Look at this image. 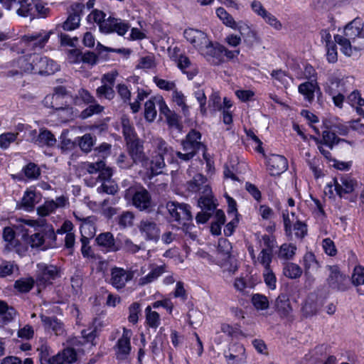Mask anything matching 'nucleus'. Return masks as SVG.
<instances>
[{
	"label": "nucleus",
	"instance_id": "nucleus-1",
	"mask_svg": "<svg viewBox=\"0 0 364 364\" xmlns=\"http://www.w3.org/2000/svg\"><path fill=\"white\" fill-rule=\"evenodd\" d=\"M165 159L168 163L173 164L174 149L162 139H158L156 141V150L151 160L147 158V165L143 167L149 170L152 176L162 174L166 168Z\"/></svg>",
	"mask_w": 364,
	"mask_h": 364
},
{
	"label": "nucleus",
	"instance_id": "nucleus-2",
	"mask_svg": "<svg viewBox=\"0 0 364 364\" xmlns=\"http://www.w3.org/2000/svg\"><path fill=\"white\" fill-rule=\"evenodd\" d=\"M188 189L193 193H199L198 205L203 208L213 210L216 208V204L213 200L212 190L208 183L207 178L201 173L195 175L191 181L188 183Z\"/></svg>",
	"mask_w": 364,
	"mask_h": 364
},
{
	"label": "nucleus",
	"instance_id": "nucleus-3",
	"mask_svg": "<svg viewBox=\"0 0 364 364\" xmlns=\"http://www.w3.org/2000/svg\"><path fill=\"white\" fill-rule=\"evenodd\" d=\"M124 198L140 211H149L152 207L150 193L143 186H134L125 191Z\"/></svg>",
	"mask_w": 364,
	"mask_h": 364
},
{
	"label": "nucleus",
	"instance_id": "nucleus-4",
	"mask_svg": "<svg viewBox=\"0 0 364 364\" xmlns=\"http://www.w3.org/2000/svg\"><path fill=\"white\" fill-rule=\"evenodd\" d=\"M231 243L228 240H220L217 248L215 259L216 264L220 266L224 271L234 273L237 271V267L231 255Z\"/></svg>",
	"mask_w": 364,
	"mask_h": 364
},
{
	"label": "nucleus",
	"instance_id": "nucleus-5",
	"mask_svg": "<svg viewBox=\"0 0 364 364\" xmlns=\"http://www.w3.org/2000/svg\"><path fill=\"white\" fill-rule=\"evenodd\" d=\"M166 208L171 221H176L178 225L186 226L193 219L191 206L188 204L176 201H168Z\"/></svg>",
	"mask_w": 364,
	"mask_h": 364
},
{
	"label": "nucleus",
	"instance_id": "nucleus-6",
	"mask_svg": "<svg viewBox=\"0 0 364 364\" xmlns=\"http://www.w3.org/2000/svg\"><path fill=\"white\" fill-rule=\"evenodd\" d=\"M60 277V269L55 265L38 263L36 274V284L38 287H45L53 283V281Z\"/></svg>",
	"mask_w": 364,
	"mask_h": 364
},
{
	"label": "nucleus",
	"instance_id": "nucleus-7",
	"mask_svg": "<svg viewBox=\"0 0 364 364\" xmlns=\"http://www.w3.org/2000/svg\"><path fill=\"white\" fill-rule=\"evenodd\" d=\"M108 283L117 291L124 289L127 283L130 282L134 273L131 269L114 266L110 269Z\"/></svg>",
	"mask_w": 364,
	"mask_h": 364
},
{
	"label": "nucleus",
	"instance_id": "nucleus-8",
	"mask_svg": "<svg viewBox=\"0 0 364 364\" xmlns=\"http://www.w3.org/2000/svg\"><path fill=\"white\" fill-rule=\"evenodd\" d=\"M29 141L41 148H52L56 144L57 139L55 135L48 129L42 128L37 132L31 130L28 133Z\"/></svg>",
	"mask_w": 364,
	"mask_h": 364
},
{
	"label": "nucleus",
	"instance_id": "nucleus-9",
	"mask_svg": "<svg viewBox=\"0 0 364 364\" xmlns=\"http://www.w3.org/2000/svg\"><path fill=\"white\" fill-rule=\"evenodd\" d=\"M137 228L141 236L146 241L157 242L160 238V228L152 218H142Z\"/></svg>",
	"mask_w": 364,
	"mask_h": 364
},
{
	"label": "nucleus",
	"instance_id": "nucleus-10",
	"mask_svg": "<svg viewBox=\"0 0 364 364\" xmlns=\"http://www.w3.org/2000/svg\"><path fill=\"white\" fill-rule=\"evenodd\" d=\"M32 58L34 62V74L51 75L58 70V64L46 56L33 53Z\"/></svg>",
	"mask_w": 364,
	"mask_h": 364
},
{
	"label": "nucleus",
	"instance_id": "nucleus-11",
	"mask_svg": "<svg viewBox=\"0 0 364 364\" xmlns=\"http://www.w3.org/2000/svg\"><path fill=\"white\" fill-rule=\"evenodd\" d=\"M328 269L330 274L327 281L329 287L338 291L347 290L349 286L348 278L340 272L337 266H330Z\"/></svg>",
	"mask_w": 364,
	"mask_h": 364
},
{
	"label": "nucleus",
	"instance_id": "nucleus-12",
	"mask_svg": "<svg viewBox=\"0 0 364 364\" xmlns=\"http://www.w3.org/2000/svg\"><path fill=\"white\" fill-rule=\"evenodd\" d=\"M225 46L219 43H213L209 41L201 53L205 55L207 60L214 65H218L225 61L223 52Z\"/></svg>",
	"mask_w": 364,
	"mask_h": 364
},
{
	"label": "nucleus",
	"instance_id": "nucleus-13",
	"mask_svg": "<svg viewBox=\"0 0 364 364\" xmlns=\"http://www.w3.org/2000/svg\"><path fill=\"white\" fill-rule=\"evenodd\" d=\"M224 356L228 364H245V348L243 345L235 343L230 345L228 350L224 351Z\"/></svg>",
	"mask_w": 364,
	"mask_h": 364
},
{
	"label": "nucleus",
	"instance_id": "nucleus-14",
	"mask_svg": "<svg viewBox=\"0 0 364 364\" xmlns=\"http://www.w3.org/2000/svg\"><path fill=\"white\" fill-rule=\"evenodd\" d=\"M185 38L198 50L203 51V48L210 41L207 35L198 29L188 28L183 32Z\"/></svg>",
	"mask_w": 364,
	"mask_h": 364
},
{
	"label": "nucleus",
	"instance_id": "nucleus-15",
	"mask_svg": "<svg viewBox=\"0 0 364 364\" xmlns=\"http://www.w3.org/2000/svg\"><path fill=\"white\" fill-rule=\"evenodd\" d=\"M129 27V23L120 18L109 16L108 21L101 26V31L105 33L116 32L119 36H124Z\"/></svg>",
	"mask_w": 364,
	"mask_h": 364
},
{
	"label": "nucleus",
	"instance_id": "nucleus-16",
	"mask_svg": "<svg viewBox=\"0 0 364 364\" xmlns=\"http://www.w3.org/2000/svg\"><path fill=\"white\" fill-rule=\"evenodd\" d=\"M129 155L134 164H141V166L147 165V156L144 152V146L139 140L127 144Z\"/></svg>",
	"mask_w": 364,
	"mask_h": 364
},
{
	"label": "nucleus",
	"instance_id": "nucleus-17",
	"mask_svg": "<svg viewBox=\"0 0 364 364\" xmlns=\"http://www.w3.org/2000/svg\"><path fill=\"white\" fill-rule=\"evenodd\" d=\"M85 168L89 173H99L98 180L102 183L111 181L112 171L110 168L106 166L103 160H100L95 163H88Z\"/></svg>",
	"mask_w": 364,
	"mask_h": 364
},
{
	"label": "nucleus",
	"instance_id": "nucleus-18",
	"mask_svg": "<svg viewBox=\"0 0 364 364\" xmlns=\"http://www.w3.org/2000/svg\"><path fill=\"white\" fill-rule=\"evenodd\" d=\"M267 168L272 176H279L288 168L287 159L278 154H272L267 160Z\"/></svg>",
	"mask_w": 364,
	"mask_h": 364
},
{
	"label": "nucleus",
	"instance_id": "nucleus-19",
	"mask_svg": "<svg viewBox=\"0 0 364 364\" xmlns=\"http://www.w3.org/2000/svg\"><path fill=\"white\" fill-rule=\"evenodd\" d=\"M95 242L102 250L107 252H117L120 250V246L115 241L113 234L110 232L99 234L95 237Z\"/></svg>",
	"mask_w": 364,
	"mask_h": 364
},
{
	"label": "nucleus",
	"instance_id": "nucleus-20",
	"mask_svg": "<svg viewBox=\"0 0 364 364\" xmlns=\"http://www.w3.org/2000/svg\"><path fill=\"white\" fill-rule=\"evenodd\" d=\"M52 31H42L31 35H25L22 40L28 44V46L33 49H42L50 38Z\"/></svg>",
	"mask_w": 364,
	"mask_h": 364
},
{
	"label": "nucleus",
	"instance_id": "nucleus-21",
	"mask_svg": "<svg viewBox=\"0 0 364 364\" xmlns=\"http://www.w3.org/2000/svg\"><path fill=\"white\" fill-rule=\"evenodd\" d=\"M132 331L124 328L122 337L117 341L116 344L117 358L120 360H124L127 358L131 351L130 338Z\"/></svg>",
	"mask_w": 364,
	"mask_h": 364
},
{
	"label": "nucleus",
	"instance_id": "nucleus-22",
	"mask_svg": "<svg viewBox=\"0 0 364 364\" xmlns=\"http://www.w3.org/2000/svg\"><path fill=\"white\" fill-rule=\"evenodd\" d=\"M33 54L29 55L23 56L18 59L16 61L19 70H11L6 73V76L14 77L18 75H22L23 73H34V62H33Z\"/></svg>",
	"mask_w": 364,
	"mask_h": 364
},
{
	"label": "nucleus",
	"instance_id": "nucleus-23",
	"mask_svg": "<svg viewBox=\"0 0 364 364\" xmlns=\"http://www.w3.org/2000/svg\"><path fill=\"white\" fill-rule=\"evenodd\" d=\"M333 183L336 193L341 197L343 194L352 193L356 186V181L347 175L341 177L339 181L334 178Z\"/></svg>",
	"mask_w": 364,
	"mask_h": 364
},
{
	"label": "nucleus",
	"instance_id": "nucleus-24",
	"mask_svg": "<svg viewBox=\"0 0 364 364\" xmlns=\"http://www.w3.org/2000/svg\"><path fill=\"white\" fill-rule=\"evenodd\" d=\"M77 360V353L73 348L68 347L53 356L51 364H72Z\"/></svg>",
	"mask_w": 364,
	"mask_h": 364
},
{
	"label": "nucleus",
	"instance_id": "nucleus-25",
	"mask_svg": "<svg viewBox=\"0 0 364 364\" xmlns=\"http://www.w3.org/2000/svg\"><path fill=\"white\" fill-rule=\"evenodd\" d=\"M363 24L360 18H355L348 23L344 28V37L352 41L354 43L357 37H364L363 33Z\"/></svg>",
	"mask_w": 364,
	"mask_h": 364
},
{
	"label": "nucleus",
	"instance_id": "nucleus-26",
	"mask_svg": "<svg viewBox=\"0 0 364 364\" xmlns=\"http://www.w3.org/2000/svg\"><path fill=\"white\" fill-rule=\"evenodd\" d=\"M166 272V265H151V271L148 274L144 277H141L139 279V284L140 286L147 285L155 280H156L161 275H162L164 272Z\"/></svg>",
	"mask_w": 364,
	"mask_h": 364
},
{
	"label": "nucleus",
	"instance_id": "nucleus-27",
	"mask_svg": "<svg viewBox=\"0 0 364 364\" xmlns=\"http://www.w3.org/2000/svg\"><path fill=\"white\" fill-rule=\"evenodd\" d=\"M41 319L46 329L52 330L56 336L63 334L65 331L63 323L56 317L41 315Z\"/></svg>",
	"mask_w": 364,
	"mask_h": 364
},
{
	"label": "nucleus",
	"instance_id": "nucleus-28",
	"mask_svg": "<svg viewBox=\"0 0 364 364\" xmlns=\"http://www.w3.org/2000/svg\"><path fill=\"white\" fill-rule=\"evenodd\" d=\"M275 309L282 317H287L292 311L289 296L287 294H280L274 303Z\"/></svg>",
	"mask_w": 364,
	"mask_h": 364
},
{
	"label": "nucleus",
	"instance_id": "nucleus-29",
	"mask_svg": "<svg viewBox=\"0 0 364 364\" xmlns=\"http://www.w3.org/2000/svg\"><path fill=\"white\" fill-rule=\"evenodd\" d=\"M178 68L185 74L189 80L193 79L198 73L196 66L191 63L190 59L185 55L176 62Z\"/></svg>",
	"mask_w": 364,
	"mask_h": 364
},
{
	"label": "nucleus",
	"instance_id": "nucleus-30",
	"mask_svg": "<svg viewBox=\"0 0 364 364\" xmlns=\"http://www.w3.org/2000/svg\"><path fill=\"white\" fill-rule=\"evenodd\" d=\"M316 89L319 90L316 83L313 81H306L300 84L298 87L299 92L304 96V100L309 103H312L314 100V94Z\"/></svg>",
	"mask_w": 364,
	"mask_h": 364
},
{
	"label": "nucleus",
	"instance_id": "nucleus-31",
	"mask_svg": "<svg viewBox=\"0 0 364 364\" xmlns=\"http://www.w3.org/2000/svg\"><path fill=\"white\" fill-rule=\"evenodd\" d=\"M16 315V311L6 302L0 300V321L2 323L7 324L11 322Z\"/></svg>",
	"mask_w": 364,
	"mask_h": 364
},
{
	"label": "nucleus",
	"instance_id": "nucleus-32",
	"mask_svg": "<svg viewBox=\"0 0 364 364\" xmlns=\"http://www.w3.org/2000/svg\"><path fill=\"white\" fill-rule=\"evenodd\" d=\"M312 139L316 144H323L328 146L331 149H333L334 144H338L340 141H347L346 139L338 138L335 133L328 130L323 132V139L321 140L317 137L312 136Z\"/></svg>",
	"mask_w": 364,
	"mask_h": 364
},
{
	"label": "nucleus",
	"instance_id": "nucleus-33",
	"mask_svg": "<svg viewBox=\"0 0 364 364\" xmlns=\"http://www.w3.org/2000/svg\"><path fill=\"white\" fill-rule=\"evenodd\" d=\"M334 40L338 45L341 46V50L346 55L351 56L353 54V49L355 50H360V48L355 46H352V41L345 38L343 36L336 35L334 36Z\"/></svg>",
	"mask_w": 364,
	"mask_h": 364
},
{
	"label": "nucleus",
	"instance_id": "nucleus-34",
	"mask_svg": "<svg viewBox=\"0 0 364 364\" xmlns=\"http://www.w3.org/2000/svg\"><path fill=\"white\" fill-rule=\"evenodd\" d=\"M18 8L16 9V14L22 17H33V11L35 9L34 0L29 1L28 0H21L17 3Z\"/></svg>",
	"mask_w": 364,
	"mask_h": 364
},
{
	"label": "nucleus",
	"instance_id": "nucleus-35",
	"mask_svg": "<svg viewBox=\"0 0 364 364\" xmlns=\"http://www.w3.org/2000/svg\"><path fill=\"white\" fill-rule=\"evenodd\" d=\"M37 203L36 193L33 191H26L21 199L20 208L27 211H31Z\"/></svg>",
	"mask_w": 364,
	"mask_h": 364
},
{
	"label": "nucleus",
	"instance_id": "nucleus-36",
	"mask_svg": "<svg viewBox=\"0 0 364 364\" xmlns=\"http://www.w3.org/2000/svg\"><path fill=\"white\" fill-rule=\"evenodd\" d=\"M25 177L30 181L38 180L41 175V170L38 164L29 162L22 168Z\"/></svg>",
	"mask_w": 364,
	"mask_h": 364
},
{
	"label": "nucleus",
	"instance_id": "nucleus-37",
	"mask_svg": "<svg viewBox=\"0 0 364 364\" xmlns=\"http://www.w3.org/2000/svg\"><path fill=\"white\" fill-rule=\"evenodd\" d=\"M23 235L22 237L23 238L28 237V242L32 247H38L43 245L44 243V235L41 231L35 232L29 236V230L22 228Z\"/></svg>",
	"mask_w": 364,
	"mask_h": 364
},
{
	"label": "nucleus",
	"instance_id": "nucleus-38",
	"mask_svg": "<svg viewBox=\"0 0 364 364\" xmlns=\"http://www.w3.org/2000/svg\"><path fill=\"white\" fill-rule=\"evenodd\" d=\"M35 284L33 277L21 278L14 283V288L21 293L29 292Z\"/></svg>",
	"mask_w": 364,
	"mask_h": 364
},
{
	"label": "nucleus",
	"instance_id": "nucleus-39",
	"mask_svg": "<svg viewBox=\"0 0 364 364\" xmlns=\"http://www.w3.org/2000/svg\"><path fill=\"white\" fill-rule=\"evenodd\" d=\"M146 322L147 325L152 328H157L161 323L160 315L151 310V307L148 306L145 309Z\"/></svg>",
	"mask_w": 364,
	"mask_h": 364
},
{
	"label": "nucleus",
	"instance_id": "nucleus-40",
	"mask_svg": "<svg viewBox=\"0 0 364 364\" xmlns=\"http://www.w3.org/2000/svg\"><path fill=\"white\" fill-rule=\"evenodd\" d=\"M283 274L289 279H296L302 274V269L298 264L289 262L284 266Z\"/></svg>",
	"mask_w": 364,
	"mask_h": 364
},
{
	"label": "nucleus",
	"instance_id": "nucleus-41",
	"mask_svg": "<svg viewBox=\"0 0 364 364\" xmlns=\"http://www.w3.org/2000/svg\"><path fill=\"white\" fill-rule=\"evenodd\" d=\"M296 250V247L294 244H287L284 243L281 245L279 252L278 257L280 259H283L284 260H290L292 259L294 256L295 255Z\"/></svg>",
	"mask_w": 364,
	"mask_h": 364
},
{
	"label": "nucleus",
	"instance_id": "nucleus-42",
	"mask_svg": "<svg viewBox=\"0 0 364 364\" xmlns=\"http://www.w3.org/2000/svg\"><path fill=\"white\" fill-rule=\"evenodd\" d=\"M216 14L225 25L232 28L238 29L241 32V27H237V23L235 21L232 16L230 15L224 8L220 7L217 9Z\"/></svg>",
	"mask_w": 364,
	"mask_h": 364
},
{
	"label": "nucleus",
	"instance_id": "nucleus-43",
	"mask_svg": "<svg viewBox=\"0 0 364 364\" xmlns=\"http://www.w3.org/2000/svg\"><path fill=\"white\" fill-rule=\"evenodd\" d=\"M134 214L131 211H123L117 217V224L121 228H127L133 225Z\"/></svg>",
	"mask_w": 364,
	"mask_h": 364
},
{
	"label": "nucleus",
	"instance_id": "nucleus-44",
	"mask_svg": "<svg viewBox=\"0 0 364 364\" xmlns=\"http://www.w3.org/2000/svg\"><path fill=\"white\" fill-rule=\"evenodd\" d=\"M122 133L124 134V139L126 140L127 144L131 141H134L139 140L136 137L134 127L131 125L128 119L122 120Z\"/></svg>",
	"mask_w": 364,
	"mask_h": 364
},
{
	"label": "nucleus",
	"instance_id": "nucleus-45",
	"mask_svg": "<svg viewBox=\"0 0 364 364\" xmlns=\"http://www.w3.org/2000/svg\"><path fill=\"white\" fill-rule=\"evenodd\" d=\"M103 110L104 107L95 101V102L89 104V106L81 112L80 116L82 119H87L94 114L101 113Z\"/></svg>",
	"mask_w": 364,
	"mask_h": 364
},
{
	"label": "nucleus",
	"instance_id": "nucleus-46",
	"mask_svg": "<svg viewBox=\"0 0 364 364\" xmlns=\"http://www.w3.org/2000/svg\"><path fill=\"white\" fill-rule=\"evenodd\" d=\"M80 22V16L78 14H70L66 21L62 24L64 31H70L78 28Z\"/></svg>",
	"mask_w": 364,
	"mask_h": 364
},
{
	"label": "nucleus",
	"instance_id": "nucleus-47",
	"mask_svg": "<svg viewBox=\"0 0 364 364\" xmlns=\"http://www.w3.org/2000/svg\"><path fill=\"white\" fill-rule=\"evenodd\" d=\"M95 331H90L89 329L82 330L81 331L82 336L80 338H74L71 341L73 345H84L86 343L92 341L95 337Z\"/></svg>",
	"mask_w": 364,
	"mask_h": 364
},
{
	"label": "nucleus",
	"instance_id": "nucleus-48",
	"mask_svg": "<svg viewBox=\"0 0 364 364\" xmlns=\"http://www.w3.org/2000/svg\"><path fill=\"white\" fill-rule=\"evenodd\" d=\"M272 252H270V250H262L256 260L254 261V263L255 264L257 262H259L264 267V269L266 268H271L270 264L272 262Z\"/></svg>",
	"mask_w": 364,
	"mask_h": 364
},
{
	"label": "nucleus",
	"instance_id": "nucleus-49",
	"mask_svg": "<svg viewBox=\"0 0 364 364\" xmlns=\"http://www.w3.org/2000/svg\"><path fill=\"white\" fill-rule=\"evenodd\" d=\"M252 303L258 310H264L269 307V301L267 297L260 294H255L252 295Z\"/></svg>",
	"mask_w": 364,
	"mask_h": 364
},
{
	"label": "nucleus",
	"instance_id": "nucleus-50",
	"mask_svg": "<svg viewBox=\"0 0 364 364\" xmlns=\"http://www.w3.org/2000/svg\"><path fill=\"white\" fill-rule=\"evenodd\" d=\"M72 53L76 55L77 59L79 57H80V60L85 63L94 65L97 63V57L93 52L87 51L85 53H82L79 50L74 49L72 50Z\"/></svg>",
	"mask_w": 364,
	"mask_h": 364
},
{
	"label": "nucleus",
	"instance_id": "nucleus-51",
	"mask_svg": "<svg viewBox=\"0 0 364 364\" xmlns=\"http://www.w3.org/2000/svg\"><path fill=\"white\" fill-rule=\"evenodd\" d=\"M96 95L99 98L104 97L107 100H111L114 97L115 92L113 87L105 84L97 88Z\"/></svg>",
	"mask_w": 364,
	"mask_h": 364
},
{
	"label": "nucleus",
	"instance_id": "nucleus-52",
	"mask_svg": "<svg viewBox=\"0 0 364 364\" xmlns=\"http://www.w3.org/2000/svg\"><path fill=\"white\" fill-rule=\"evenodd\" d=\"M262 276L265 284L270 289H275L277 287V277L271 268L264 269Z\"/></svg>",
	"mask_w": 364,
	"mask_h": 364
},
{
	"label": "nucleus",
	"instance_id": "nucleus-53",
	"mask_svg": "<svg viewBox=\"0 0 364 364\" xmlns=\"http://www.w3.org/2000/svg\"><path fill=\"white\" fill-rule=\"evenodd\" d=\"M117 185L112 181L103 182L101 186L97 188L99 193H107L110 195L115 194L117 192Z\"/></svg>",
	"mask_w": 364,
	"mask_h": 364
},
{
	"label": "nucleus",
	"instance_id": "nucleus-54",
	"mask_svg": "<svg viewBox=\"0 0 364 364\" xmlns=\"http://www.w3.org/2000/svg\"><path fill=\"white\" fill-rule=\"evenodd\" d=\"M201 134L195 129H191L186 136L185 140L193 144L200 149H205V145L200 141Z\"/></svg>",
	"mask_w": 364,
	"mask_h": 364
},
{
	"label": "nucleus",
	"instance_id": "nucleus-55",
	"mask_svg": "<svg viewBox=\"0 0 364 364\" xmlns=\"http://www.w3.org/2000/svg\"><path fill=\"white\" fill-rule=\"evenodd\" d=\"M156 117V110L154 100H149L144 105V117L149 122H153Z\"/></svg>",
	"mask_w": 364,
	"mask_h": 364
},
{
	"label": "nucleus",
	"instance_id": "nucleus-56",
	"mask_svg": "<svg viewBox=\"0 0 364 364\" xmlns=\"http://www.w3.org/2000/svg\"><path fill=\"white\" fill-rule=\"evenodd\" d=\"M303 261L306 272H309L311 269H316L318 267L315 255L311 252L306 253L304 256Z\"/></svg>",
	"mask_w": 364,
	"mask_h": 364
},
{
	"label": "nucleus",
	"instance_id": "nucleus-57",
	"mask_svg": "<svg viewBox=\"0 0 364 364\" xmlns=\"http://www.w3.org/2000/svg\"><path fill=\"white\" fill-rule=\"evenodd\" d=\"M261 18H263L266 23L269 24L275 30L280 31L282 28V23L277 19V18L274 15H273L268 11Z\"/></svg>",
	"mask_w": 364,
	"mask_h": 364
},
{
	"label": "nucleus",
	"instance_id": "nucleus-58",
	"mask_svg": "<svg viewBox=\"0 0 364 364\" xmlns=\"http://www.w3.org/2000/svg\"><path fill=\"white\" fill-rule=\"evenodd\" d=\"M56 210V205L54 204V200H48L45 203L38 207L37 213L40 216L45 217L53 213Z\"/></svg>",
	"mask_w": 364,
	"mask_h": 364
},
{
	"label": "nucleus",
	"instance_id": "nucleus-59",
	"mask_svg": "<svg viewBox=\"0 0 364 364\" xmlns=\"http://www.w3.org/2000/svg\"><path fill=\"white\" fill-rule=\"evenodd\" d=\"M93 145L94 139L90 134L83 135L79 141L80 149L85 152L90 151Z\"/></svg>",
	"mask_w": 364,
	"mask_h": 364
},
{
	"label": "nucleus",
	"instance_id": "nucleus-60",
	"mask_svg": "<svg viewBox=\"0 0 364 364\" xmlns=\"http://www.w3.org/2000/svg\"><path fill=\"white\" fill-rule=\"evenodd\" d=\"M326 92L332 97L333 104L336 107L338 108L343 107V104L345 100V97L343 94L341 92L336 94V91L331 87L326 88Z\"/></svg>",
	"mask_w": 364,
	"mask_h": 364
},
{
	"label": "nucleus",
	"instance_id": "nucleus-61",
	"mask_svg": "<svg viewBox=\"0 0 364 364\" xmlns=\"http://www.w3.org/2000/svg\"><path fill=\"white\" fill-rule=\"evenodd\" d=\"M352 283L355 286L364 284V268L361 266H357L354 268L352 274Z\"/></svg>",
	"mask_w": 364,
	"mask_h": 364
},
{
	"label": "nucleus",
	"instance_id": "nucleus-62",
	"mask_svg": "<svg viewBox=\"0 0 364 364\" xmlns=\"http://www.w3.org/2000/svg\"><path fill=\"white\" fill-rule=\"evenodd\" d=\"M81 100L85 104L89 105L96 101L95 98L90 94V92L85 89L78 90L77 95L75 100V104L78 105V100Z\"/></svg>",
	"mask_w": 364,
	"mask_h": 364
},
{
	"label": "nucleus",
	"instance_id": "nucleus-63",
	"mask_svg": "<svg viewBox=\"0 0 364 364\" xmlns=\"http://www.w3.org/2000/svg\"><path fill=\"white\" fill-rule=\"evenodd\" d=\"M173 100L178 106L181 107L184 114L186 115L188 112V107L185 103V96L181 92L174 90L173 92Z\"/></svg>",
	"mask_w": 364,
	"mask_h": 364
},
{
	"label": "nucleus",
	"instance_id": "nucleus-64",
	"mask_svg": "<svg viewBox=\"0 0 364 364\" xmlns=\"http://www.w3.org/2000/svg\"><path fill=\"white\" fill-rule=\"evenodd\" d=\"M37 350L41 361H45L51 364L53 356L50 357V348L47 344H41V346L38 348Z\"/></svg>",
	"mask_w": 364,
	"mask_h": 364
}]
</instances>
